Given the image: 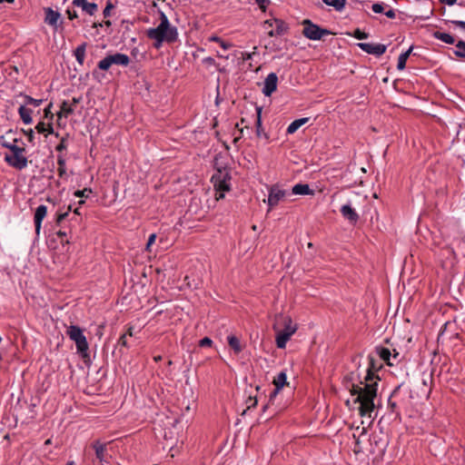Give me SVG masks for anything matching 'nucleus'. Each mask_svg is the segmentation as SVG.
Returning <instances> with one entry per match:
<instances>
[{
	"instance_id": "obj_36",
	"label": "nucleus",
	"mask_w": 465,
	"mask_h": 465,
	"mask_svg": "<svg viewBox=\"0 0 465 465\" xmlns=\"http://www.w3.org/2000/svg\"><path fill=\"white\" fill-rule=\"evenodd\" d=\"M255 3L258 5L260 10L262 12H266L268 6L271 5V0H254Z\"/></svg>"
},
{
	"instance_id": "obj_32",
	"label": "nucleus",
	"mask_w": 465,
	"mask_h": 465,
	"mask_svg": "<svg viewBox=\"0 0 465 465\" xmlns=\"http://www.w3.org/2000/svg\"><path fill=\"white\" fill-rule=\"evenodd\" d=\"M377 352H378L379 356L381 357V359H382L384 361H386L389 365H392L390 362L391 351L388 348H384V347L377 348Z\"/></svg>"
},
{
	"instance_id": "obj_17",
	"label": "nucleus",
	"mask_w": 465,
	"mask_h": 465,
	"mask_svg": "<svg viewBox=\"0 0 465 465\" xmlns=\"http://www.w3.org/2000/svg\"><path fill=\"white\" fill-rule=\"evenodd\" d=\"M341 213L344 219H346L352 224H355L360 218L359 214L351 207V203L342 205L341 208Z\"/></svg>"
},
{
	"instance_id": "obj_10",
	"label": "nucleus",
	"mask_w": 465,
	"mask_h": 465,
	"mask_svg": "<svg viewBox=\"0 0 465 465\" xmlns=\"http://www.w3.org/2000/svg\"><path fill=\"white\" fill-rule=\"evenodd\" d=\"M273 385L275 386L274 390L270 393L269 396V401L268 403L263 407V410H265L269 404H272L274 399L276 398L279 391L286 385H289V382L287 381V374L285 371H282L280 373H278L272 381Z\"/></svg>"
},
{
	"instance_id": "obj_14",
	"label": "nucleus",
	"mask_w": 465,
	"mask_h": 465,
	"mask_svg": "<svg viewBox=\"0 0 465 465\" xmlns=\"http://www.w3.org/2000/svg\"><path fill=\"white\" fill-rule=\"evenodd\" d=\"M278 76L275 73H270L263 82L262 94L271 96L277 89Z\"/></svg>"
},
{
	"instance_id": "obj_9",
	"label": "nucleus",
	"mask_w": 465,
	"mask_h": 465,
	"mask_svg": "<svg viewBox=\"0 0 465 465\" xmlns=\"http://www.w3.org/2000/svg\"><path fill=\"white\" fill-rule=\"evenodd\" d=\"M130 64V57L125 54L116 53L109 54L102 59L97 66L103 71H107L113 64L127 66Z\"/></svg>"
},
{
	"instance_id": "obj_43",
	"label": "nucleus",
	"mask_w": 465,
	"mask_h": 465,
	"mask_svg": "<svg viewBox=\"0 0 465 465\" xmlns=\"http://www.w3.org/2000/svg\"><path fill=\"white\" fill-rule=\"evenodd\" d=\"M212 343H213V341L208 337H204L203 339H202L200 341V346H202V347L211 346Z\"/></svg>"
},
{
	"instance_id": "obj_13",
	"label": "nucleus",
	"mask_w": 465,
	"mask_h": 465,
	"mask_svg": "<svg viewBox=\"0 0 465 465\" xmlns=\"http://www.w3.org/2000/svg\"><path fill=\"white\" fill-rule=\"evenodd\" d=\"M92 448L94 450L96 459L101 463H108V454H107V443L102 442L100 440H94L92 443Z\"/></svg>"
},
{
	"instance_id": "obj_24",
	"label": "nucleus",
	"mask_w": 465,
	"mask_h": 465,
	"mask_svg": "<svg viewBox=\"0 0 465 465\" xmlns=\"http://www.w3.org/2000/svg\"><path fill=\"white\" fill-rule=\"evenodd\" d=\"M229 346L233 350V351L238 354L242 351V346L241 344L240 340L234 336L230 335L227 337Z\"/></svg>"
},
{
	"instance_id": "obj_31",
	"label": "nucleus",
	"mask_w": 465,
	"mask_h": 465,
	"mask_svg": "<svg viewBox=\"0 0 465 465\" xmlns=\"http://www.w3.org/2000/svg\"><path fill=\"white\" fill-rule=\"evenodd\" d=\"M453 53L456 56L465 59V42L460 40L456 44V49L453 51Z\"/></svg>"
},
{
	"instance_id": "obj_23",
	"label": "nucleus",
	"mask_w": 465,
	"mask_h": 465,
	"mask_svg": "<svg viewBox=\"0 0 465 465\" xmlns=\"http://www.w3.org/2000/svg\"><path fill=\"white\" fill-rule=\"evenodd\" d=\"M309 121V118H300L292 122L287 127V134H294L301 126L306 124Z\"/></svg>"
},
{
	"instance_id": "obj_48",
	"label": "nucleus",
	"mask_w": 465,
	"mask_h": 465,
	"mask_svg": "<svg viewBox=\"0 0 465 465\" xmlns=\"http://www.w3.org/2000/svg\"><path fill=\"white\" fill-rule=\"evenodd\" d=\"M126 334H123L120 338H119V341H118V343L122 346H124V347H127V339H126Z\"/></svg>"
},
{
	"instance_id": "obj_19",
	"label": "nucleus",
	"mask_w": 465,
	"mask_h": 465,
	"mask_svg": "<svg viewBox=\"0 0 465 465\" xmlns=\"http://www.w3.org/2000/svg\"><path fill=\"white\" fill-rule=\"evenodd\" d=\"M74 112V107L73 104H70L67 101H64L61 104L60 111L57 113L58 121L62 119V117L67 118L70 114Z\"/></svg>"
},
{
	"instance_id": "obj_29",
	"label": "nucleus",
	"mask_w": 465,
	"mask_h": 465,
	"mask_svg": "<svg viewBox=\"0 0 465 465\" xmlns=\"http://www.w3.org/2000/svg\"><path fill=\"white\" fill-rule=\"evenodd\" d=\"M57 164H58L57 173H58V175L62 178L66 173L65 159L63 155L57 156Z\"/></svg>"
},
{
	"instance_id": "obj_55",
	"label": "nucleus",
	"mask_w": 465,
	"mask_h": 465,
	"mask_svg": "<svg viewBox=\"0 0 465 465\" xmlns=\"http://www.w3.org/2000/svg\"><path fill=\"white\" fill-rule=\"evenodd\" d=\"M440 1L448 5H453L457 2V0H440Z\"/></svg>"
},
{
	"instance_id": "obj_35",
	"label": "nucleus",
	"mask_w": 465,
	"mask_h": 465,
	"mask_svg": "<svg viewBox=\"0 0 465 465\" xmlns=\"http://www.w3.org/2000/svg\"><path fill=\"white\" fill-rule=\"evenodd\" d=\"M92 193L91 188H84L83 190H77L74 192V195L77 198H87Z\"/></svg>"
},
{
	"instance_id": "obj_22",
	"label": "nucleus",
	"mask_w": 465,
	"mask_h": 465,
	"mask_svg": "<svg viewBox=\"0 0 465 465\" xmlns=\"http://www.w3.org/2000/svg\"><path fill=\"white\" fill-rule=\"evenodd\" d=\"M86 46H87V44L86 43H83L80 45H78L75 48L74 52V57L76 59V61L81 65H83L84 62Z\"/></svg>"
},
{
	"instance_id": "obj_41",
	"label": "nucleus",
	"mask_w": 465,
	"mask_h": 465,
	"mask_svg": "<svg viewBox=\"0 0 465 465\" xmlns=\"http://www.w3.org/2000/svg\"><path fill=\"white\" fill-rule=\"evenodd\" d=\"M155 239H156V234H154V233H153V234H151L149 236L148 241H147V244H146V250L147 251H149V252L151 251L150 248H151L152 244L154 243Z\"/></svg>"
},
{
	"instance_id": "obj_12",
	"label": "nucleus",
	"mask_w": 465,
	"mask_h": 465,
	"mask_svg": "<svg viewBox=\"0 0 465 465\" xmlns=\"http://www.w3.org/2000/svg\"><path fill=\"white\" fill-rule=\"evenodd\" d=\"M286 195V192L284 190L280 189L278 186H272L269 191L268 195V205L269 211L276 206L279 202L283 199Z\"/></svg>"
},
{
	"instance_id": "obj_51",
	"label": "nucleus",
	"mask_w": 465,
	"mask_h": 465,
	"mask_svg": "<svg viewBox=\"0 0 465 465\" xmlns=\"http://www.w3.org/2000/svg\"><path fill=\"white\" fill-rule=\"evenodd\" d=\"M384 14L387 17L391 18V19L395 18V16H396L395 11L391 8L389 9L388 11H386Z\"/></svg>"
},
{
	"instance_id": "obj_40",
	"label": "nucleus",
	"mask_w": 465,
	"mask_h": 465,
	"mask_svg": "<svg viewBox=\"0 0 465 465\" xmlns=\"http://www.w3.org/2000/svg\"><path fill=\"white\" fill-rule=\"evenodd\" d=\"M25 135L28 138V142L31 143L32 144H35V142H34L35 133H34L33 129H29L27 131H25Z\"/></svg>"
},
{
	"instance_id": "obj_64",
	"label": "nucleus",
	"mask_w": 465,
	"mask_h": 465,
	"mask_svg": "<svg viewBox=\"0 0 465 465\" xmlns=\"http://www.w3.org/2000/svg\"><path fill=\"white\" fill-rule=\"evenodd\" d=\"M457 135H458V138L460 139V136L461 135V131H459Z\"/></svg>"
},
{
	"instance_id": "obj_3",
	"label": "nucleus",
	"mask_w": 465,
	"mask_h": 465,
	"mask_svg": "<svg viewBox=\"0 0 465 465\" xmlns=\"http://www.w3.org/2000/svg\"><path fill=\"white\" fill-rule=\"evenodd\" d=\"M273 330L276 332V345L279 349H284L287 341L296 332L297 325L288 315L280 314L276 317L273 324Z\"/></svg>"
},
{
	"instance_id": "obj_52",
	"label": "nucleus",
	"mask_w": 465,
	"mask_h": 465,
	"mask_svg": "<svg viewBox=\"0 0 465 465\" xmlns=\"http://www.w3.org/2000/svg\"><path fill=\"white\" fill-rule=\"evenodd\" d=\"M451 23L454 24L456 26L465 30V22L464 21L455 20V21H452Z\"/></svg>"
},
{
	"instance_id": "obj_34",
	"label": "nucleus",
	"mask_w": 465,
	"mask_h": 465,
	"mask_svg": "<svg viewBox=\"0 0 465 465\" xmlns=\"http://www.w3.org/2000/svg\"><path fill=\"white\" fill-rule=\"evenodd\" d=\"M25 104L24 105H33L35 107L40 106L43 103L42 99H35L29 95H24Z\"/></svg>"
},
{
	"instance_id": "obj_57",
	"label": "nucleus",
	"mask_w": 465,
	"mask_h": 465,
	"mask_svg": "<svg viewBox=\"0 0 465 465\" xmlns=\"http://www.w3.org/2000/svg\"><path fill=\"white\" fill-rule=\"evenodd\" d=\"M126 336H133L134 335V328L133 327H129L127 331H126Z\"/></svg>"
},
{
	"instance_id": "obj_27",
	"label": "nucleus",
	"mask_w": 465,
	"mask_h": 465,
	"mask_svg": "<svg viewBox=\"0 0 465 465\" xmlns=\"http://www.w3.org/2000/svg\"><path fill=\"white\" fill-rule=\"evenodd\" d=\"M434 37L445 44L453 45L455 43L454 37L448 33L435 32Z\"/></svg>"
},
{
	"instance_id": "obj_18",
	"label": "nucleus",
	"mask_w": 465,
	"mask_h": 465,
	"mask_svg": "<svg viewBox=\"0 0 465 465\" xmlns=\"http://www.w3.org/2000/svg\"><path fill=\"white\" fill-rule=\"evenodd\" d=\"M45 23L56 29L61 17L60 13L53 10L51 7H46L45 8Z\"/></svg>"
},
{
	"instance_id": "obj_56",
	"label": "nucleus",
	"mask_w": 465,
	"mask_h": 465,
	"mask_svg": "<svg viewBox=\"0 0 465 465\" xmlns=\"http://www.w3.org/2000/svg\"><path fill=\"white\" fill-rule=\"evenodd\" d=\"M261 127H262V121H261L260 114H258V118H257V134H259V129H261Z\"/></svg>"
},
{
	"instance_id": "obj_54",
	"label": "nucleus",
	"mask_w": 465,
	"mask_h": 465,
	"mask_svg": "<svg viewBox=\"0 0 465 465\" xmlns=\"http://www.w3.org/2000/svg\"><path fill=\"white\" fill-rule=\"evenodd\" d=\"M81 102V97H74L72 99V103L70 104H73L74 107H75V105L77 104H79Z\"/></svg>"
},
{
	"instance_id": "obj_61",
	"label": "nucleus",
	"mask_w": 465,
	"mask_h": 465,
	"mask_svg": "<svg viewBox=\"0 0 465 465\" xmlns=\"http://www.w3.org/2000/svg\"><path fill=\"white\" fill-rule=\"evenodd\" d=\"M98 26H102V24H96V23L94 24V27H98Z\"/></svg>"
},
{
	"instance_id": "obj_49",
	"label": "nucleus",
	"mask_w": 465,
	"mask_h": 465,
	"mask_svg": "<svg viewBox=\"0 0 465 465\" xmlns=\"http://www.w3.org/2000/svg\"><path fill=\"white\" fill-rule=\"evenodd\" d=\"M203 64H209V65H214L215 64V60L213 57H211V56L203 58Z\"/></svg>"
},
{
	"instance_id": "obj_60",
	"label": "nucleus",
	"mask_w": 465,
	"mask_h": 465,
	"mask_svg": "<svg viewBox=\"0 0 465 465\" xmlns=\"http://www.w3.org/2000/svg\"><path fill=\"white\" fill-rule=\"evenodd\" d=\"M104 25H107V26H110L111 25V22L109 20H107V21L104 22Z\"/></svg>"
},
{
	"instance_id": "obj_47",
	"label": "nucleus",
	"mask_w": 465,
	"mask_h": 465,
	"mask_svg": "<svg viewBox=\"0 0 465 465\" xmlns=\"http://www.w3.org/2000/svg\"><path fill=\"white\" fill-rule=\"evenodd\" d=\"M66 14H67L68 18H69L70 20H74V19L77 18V16H78V15H77V13H76L74 10V11H72V10H70V9H67V10H66Z\"/></svg>"
},
{
	"instance_id": "obj_45",
	"label": "nucleus",
	"mask_w": 465,
	"mask_h": 465,
	"mask_svg": "<svg viewBox=\"0 0 465 465\" xmlns=\"http://www.w3.org/2000/svg\"><path fill=\"white\" fill-rule=\"evenodd\" d=\"M397 390H398V389H396V390H394V391H392V393H391V397H390V398H391V397L396 393ZM388 403H389V407H390V409L391 410V411H395V409H396V407H397L396 402L391 401V399H389V402H388Z\"/></svg>"
},
{
	"instance_id": "obj_1",
	"label": "nucleus",
	"mask_w": 465,
	"mask_h": 465,
	"mask_svg": "<svg viewBox=\"0 0 465 465\" xmlns=\"http://www.w3.org/2000/svg\"><path fill=\"white\" fill-rule=\"evenodd\" d=\"M369 360L370 364L362 380L359 372L360 356L353 357L352 361L357 369L344 376L343 383L351 395L355 397L353 402L359 404L360 416L366 419L368 426H371L376 418L374 401L377 397L380 378L375 371L373 358L369 357ZM361 423L364 424L365 420H362Z\"/></svg>"
},
{
	"instance_id": "obj_63",
	"label": "nucleus",
	"mask_w": 465,
	"mask_h": 465,
	"mask_svg": "<svg viewBox=\"0 0 465 465\" xmlns=\"http://www.w3.org/2000/svg\"><path fill=\"white\" fill-rule=\"evenodd\" d=\"M78 203H79V205H82V204L84 203V200H80Z\"/></svg>"
},
{
	"instance_id": "obj_44",
	"label": "nucleus",
	"mask_w": 465,
	"mask_h": 465,
	"mask_svg": "<svg viewBox=\"0 0 465 465\" xmlns=\"http://www.w3.org/2000/svg\"><path fill=\"white\" fill-rule=\"evenodd\" d=\"M113 7H114V5L110 2L106 5V6H105V8L104 9V12H103L104 17L110 16L111 9Z\"/></svg>"
},
{
	"instance_id": "obj_28",
	"label": "nucleus",
	"mask_w": 465,
	"mask_h": 465,
	"mask_svg": "<svg viewBox=\"0 0 465 465\" xmlns=\"http://www.w3.org/2000/svg\"><path fill=\"white\" fill-rule=\"evenodd\" d=\"M322 2L338 12L342 11L346 4V0H322Z\"/></svg>"
},
{
	"instance_id": "obj_38",
	"label": "nucleus",
	"mask_w": 465,
	"mask_h": 465,
	"mask_svg": "<svg viewBox=\"0 0 465 465\" xmlns=\"http://www.w3.org/2000/svg\"><path fill=\"white\" fill-rule=\"evenodd\" d=\"M352 35L359 40L366 39L368 37V35L360 29H355Z\"/></svg>"
},
{
	"instance_id": "obj_62",
	"label": "nucleus",
	"mask_w": 465,
	"mask_h": 465,
	"mask_svg": "<svg viewBox=\"0 0 465 465\" xmlns=\"http://www.w3.org/2000/svg\"><path fill=\"white\" fill-rule=\"evenodd\" d=\"M66 465H74V461H69L66 463Z\"/></svg>"
},
{
	"instance_id": "obj_15",
	"label": "nucleus",
	"mask_w": 465,
	"mask_h": 465,
	"mask_svg": "<svg viewBox=\"0 0 465 465\" xmlns=\"http://www.w3.org/2000/svg\"><path fill=\"white\" fill-rule=\"evenodd\" d=\"M18 143H23L21 139L15 137V133L13 130H9L5 134L0 136V145L8 150L18 144Z\"/></svg>"
},
{
	"instance_id": "obj_16",
	"label": "nucleus",
	"mask_w": 465,
	"mask_h": 465,
	"mask_svg": "<svg viewBox=\"0 0 465 465\" xmlns=\"http://www.w3.org/2000/svg\"><path fill=\"white\" fill-rule=\"evenodd\" d=\"M47 214V207L44 204L39 205L34 215V223L35 227V233L39 235L42 226V222Z\"/></svg>"
},
{
	"instance_id": "obj_58",
	"label": "nucleus",
	"mask_w": 465,
	"mask_h": 465,
	"mask_svg": "<svg viewBox=\"0 0 465 465\" xmlns=\"http://www.w3.org/2000/svg\"><path fill=\"white\" fill-rule=\"evenodd\" d=\"M242 57H243L244 60H249V59L252 58V54L245 53Z\"/></svg>"
},
{
	"instance_id": "obj_4",
	"label": "nucleus",
	"mask_w": 465,
	"mask_h": 465,
	"mask_svg": "<svg viewBox=\"0 0 465 465\" xmlns=\"http://www.w3.org/2000/svg\"><path fill=\"white\" fill-rule=\"evenodd\" d=\"M231 173L230 171L225 167H216L215 173L211 178V182L213 184L215 190V199L217 201L224 197V193L229 192L231 189Z\"/></svg>"
},
{
	"instance_id": "obj_25",
	"label": "nucleus",
	"mask_w": 465,
	"mask_h": 465,
	"mask_svg": "<svg viewBox=\"0 0 465 465\" xmlns=\"http://www.w3.org/2000/svg\"><path fill=\"white\" fill-rule=\"evenodd\" d=\"M35 129L39 134H45V136L54 134V129H53L52 124H45L44 122H39L36 124Z\"/></svg>"
},
{
	"instance_id": "obj_50",
	"label": "nucleus",
	"mask_w": 465,
	"mask_h": 465,
	"mask_svg": "<svg viewBox=\"0 0 465 465\" xmlns=\"http://www.w3.org/2000/svg\"><path fill=\"white\" fill-rule=\"evenodd\" d=\"M86 3H88L87 0H73V5L78 7H82Z\"/></svg>"
},
{
	"instance_id": "obj_37",
	"label": "nucleus",
	"mask_w": 465,
	"mask_h": 465,
	"mask_svg": "<svg viewBox=\"0 0 465 465\" xmlns=\"http://www.w3.org/2000/svg\"><path fill=\"white\" fill-rule=\"evenodd\" d=\"M371 10L375 14H381L384 12V4L383 3H375L371 5Z\"/></svg>"
},
{
	"instance_id": "obj_42",
	"label": "nucleus",
	"mask_w": 465,
	"mask_h": 465,
	"mask_svg": "<svg viewBox=\"0 0 465 465\" xmlns=\"http://www.w3.org/2000/svg\"><path fill=\"white\" fill-rule=\"evenodd\" d=\"M51 106L52 104H49V105L45 109V117L47 119L52 120L54 118V114L51 112Z\"/></svg>"
},
{
	"instance_id": "obj_26",
	"label": "nucleus",
	"mask_w": 465,
	"mask_h": 465,
	"mask_svg": "<svg viewBox=\"0 0 465 465\" xmlns=\"http://www.w3.org/2000/svg\"><path fill=\"white\" fill-rule=\"evenodd\" d=\"M412 49H413V47L411 46L406 52L400 54V56L398 58V64H397L398 70L401 71L406 67V62H407L411 53L412 52Z\"/></svg>"
},
{
	"instance_id": "obj_20",
	"label": "nucleus",
	"mask_w": 465,
	"mask_h": 465,
	"mask_svg": "<svg viewBox=\"0 0 465 465\" xmlns=\"http://www.w3.org/2000/svg\"><path fill=\"white\" fill-rule=\"evenodd\" d=\"M292 193L293 194H301V195H312L313 194V191L310 188L308 184L305 183H297L292 189Z\"/></svg>"
},
{
	"instance_id": "obj_11",
	"label": "nucleus",
	"mask_w": 465,
	"mask_h": 465,
	"mask_svg": "<svg viewBox=\"0 0 465 465\" xmlns=\"http://www.w3.org/2000/svg\"><path fill=\"white\" fill-rule=\"evenodd\" d=\"M358 46L367 54L380 56L386 52L387 46L382 44L360 43Z\"/></svg>"
},
{
	"instance_id": "obj_8",
	"label": "nucleus",
	"mask_w": 465,
	"mask_h": 465,
	"mask_svg": "<svg viewBox=\"0 0 465 465\" xmlns=\"http://www.w3.org/2000/svg\"><path fill=\"white\" fill-rule=\"evenodd\" d=\"M302 25L303 26L302 35L310 40H321L322 37L331 35V31L320 27L309 19H304Z\"/></svg>"
},
{
	"instance_id": "obj_5",
	"label": "nucleus",
	"mask_w": 465,
	"mask_h": 465,
	"mask_svg": "<svg viewBox=\"0 0 465 465\" xmlns=\"http://www.w3.org/2000/svg\"><path fill=\"white\" fill-rule=\"evenodd\" d=\"M25 153V148L16 144L12 147L8 153H5V161L9 166L16 170H23L28 164V161Z\"/></svg>"
},
{
	"instance_id": "obj_46",
	"label": "nucleus",
	"mask_w": 465,
	"mask_h": 465,
	"mask_svg": "<svg viewBox=\"0 0 465 465\" xmlns=\"http://www.w3.org/2000/svg\"><path fill=\"white\" fill-rule=\"evenodd\" d=\"M55 149H56V151H59V152L66 149V143H65V139L64 138H63L61 140V142L56 145Z\"/></svg>"
},
{
	"instance_id": "obj_21",
	"label": "nucleus",
	"mask_w": 465,
	"mask_h": 465,
	"mask_svg": "<svg viewBox=\"0 0 465 465\" xmlns=\"http://www.w3.org/2000/svg\"><path fill=\"white\" fill-rule=\"evenodd\" d=\"M32 113H33V111L29 108H26L25 105H24V104L18 108V114H19L22 121L25 124H32V122H33V119L31 116Z\"/></svg>"
},
{
	"instance_id": "obj_7",
	"label": "nucleus",
	"mask_w": 465,
	"mask_h": 465,
	"mask_svg": "<svg viewBox=\"0 0 465 465\" xmlns=\"http://www.w3.org/2000/svg\"><path fill=\"white\" fill-rule=\"evenodd\" d=\"M66 334L75 342L77 351L81 356L83 358L87 357L89 346L81 328L76 325H71L67 328Z\"/></svg>"
},
{
	"instance_id": "obj_33",
	"label": "nucleus",
	"mask_w": 465,
	"mask_h": 465,
	"mask_svg": "<svg viewBox=\"0 0 465 465\" xmlns=\"http://www.w3.org/2000/svg\"><path fill=\"white\" fill-rule=\"evenodd\" d=\"M81 8L84 12L90 15H94L98 10V6L96 4L89 2L84 5Z\"/></svg>"
},
{
	"instance_id": "obj_2",
	"label": "nucleus",
	"mask_w": 465,
	"mask_h": 465,
	"mask_svg": "<svg viewBox=\"0 0 465 465\" xmlns=\"http://www.w3.org/2000/svg\"><path fill=\"white\" fill-rule=\"evenodd\" d=\"M160 24L153 28H149L146 31V35L149 39L153 40V46L159 49L163 43L173 44L178 39V30L175 26L172 25L167 15L159 11Z\"/></svg>"
},
{
	"instance_id": "obj_53",
	"label": "nucleus",
	"mask_w": 465,
	"mask_h": 465,
	"mask_svg": "<svg viewBox=\"0 0 465 465\" xmlns=\"http://www.w3.org/2000/svg\"><path fill=\"white\" fill-rule=\"evenodd\" d=\"M57 236L61 239V241L63 242V238L64 236H66V232L64 231H62V230H59L57 232H56Z\"/></svg>"
},
{
	"instance_id": "obj_39",
	"label": "nucleus",
	"mask_w": 465,
	"mask_h": 465,
	"mask_svg": "<svg viewBox=\"0 0 465 465\" xmlns=\"http://www.w3.org/2000/svg\"><path fill=\"white\" fill-rule=\"evenodd\" d=\"M70 210H71V207L69 206L68 210L66 212L57 214V217H56L57 224H59L62 221H64L67 217Z\"/></svg>"
},
{
	"instance_id": "obj_6",
	"label": "nucleus",
	"mask_w": 465,
	"mask_h": 465,
	"mask_svg": "<svg viewBox=\"0 0 465 465\" xmlns=\"http://www.w3.org/2000/svg\"><path fill=\"white\" fill-rule=\"evenodd\" d=\"M262 26L270 37H281L287 35L290 31L288 23L273 16L266 19L262 24Z\"/></svg>"
},
{
	"instance_id": "obj_59",
	"label": "nucleus",
	"mask_w": 465,
	"mask_h": 465,
	"mask_svg": "<svg viewBox=\"0 0 465 465\" xmlns=\"http://www.w3.org/2000/svg\"><path fill=\"white\" fill-rule=\"evenodd\" d=\"M153 359L155 361H160L162 360V356H155Z\"/></svg>"
},
{
	"instance_id": "obj_30",
	"label": "nucleus",
	"mask_w": 465,
	"mask_h": 465,
	"mask_svg": "<svg viewBox=\"0 0 465 465\" xmlns=\"http://www.w3.org/2000/svg\"><path fill=\"white\" fill-rule=\"evenodd\" d=\"M208 40L210 42L218 43L223 50H228L232 46V44L223 41L221 37L217 35H212L208 38Z\"/></svg>"
}]
</instances>
